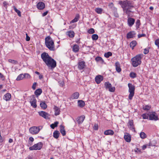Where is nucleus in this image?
<instances>
[{"mask_svg":"<svg viewBox=\"0 0 159 159\" xmlns=\"http://www.w3.org/2000/svg\"><path fill=\"white\" fill-rule=\"evenodd\" d=\"M109 90L110 92H114L115 90V88L114 87H111L109 89Z\"/></svg>","mask_w":159,"mask_h":159,"instance_id":"53","label":"nucleus"},{"mask_svg":"<svg viewBox=\"0 0 159 159\" xmlns=\"http://www.w3.org/2000/svg\"><path fill=\"white\" fill-rule=\"evenodd\" d=\"M124 139L126 142L129 143L131 141V136L129 134L127 133L125 135Z\"/></svg>","mask_w":159,"mask_h":159,"instance_id":"17","label":"nucleus"},{"mask_svg":"<svg viewBox=\"0 0 159 159\" xmlns=\"http://www.w3.org/2000/svg\"><path fill=\"white\" fill-rule=\"evenodd\" d=\"M48 13V11H46L45 12H44L43 14H42V16H46Z\"/></svg>","mask_w":159,"mask_h":159,"instance_id":"59","label":"nucleus"},{"mask_svg":"<svg viewBox=\"0 0 159 159\" xmlns=\"http://www.w3.org/2000/svg\"><path fill=\"white\" fill-rule=\"evenodd\" d=\"M94 30L93 29H90L88 31V32L90 34H93L94 33Z\"/></svg>","mask_w":159,"mask_h":159,"instance_id":"50","label":"nucleus"},{"mask_svg":"<svg viewBox=\"0 0 159 159\" xmlns=\"http://www.w3.org/2000/svg\"><path fill=\"white\" fill-rule=\"evenodd\" d=\"M115 65L116 71L118 73L120 72L121 71V70L120 67V66L119 63L118 61L116 62L115 64Z\"/></svg>","mask_w":159,"mask_h":159,"instance_id":"19","label":"nucleus"},{"mask_svg":"<svg viewBox=\"0 0 159 159\" xmlns=\"http://www.w3.org/2000/svg\"><path fill=\"white\" fill-rule=\"evenodd\" d=\"M137 29H138L139 28V26L140 25V21L139 20H137L135 23Z\"/></svg>","mask_w":159,"mask_h":159,"instance_id":"43","label":"nucleus"},{"mask_svg":"<svg viewBox=\"0 0 159 159\" xmlns=\"http://www.w3.org/2000/svg\"><path fill=\"white\" fill-rule=\"evenodd\" d=\"M41 57L49 68L53 69L56 66V61L50 57L48 53L45 52L42 53L41 55Z\"/></svg>","mask_w":159,"mask_h":159,"instance_id":"2","label":"nucleus"},{"mask_svg":"<svg viewBox=\"0 0 159 159\" xmlns=\"http://www.w3.org/2000/svg\"><path fill=\"white\" fill-rule=\"evenodd\" d=\"M58 83L60 86L61 87H63L64 85V80L62 79L58 81Z\"/></svg>","mask_w":159,"mask_h":159,"instance_id":"42","label":"nucleus"},{"mask_svg":"<svg viewBox=\"0 0 159 159\" xmlns=\"http://www.w3.org/2000/svg\"><path fill=\"white\" fill-rule=\"evenodd\" d=\"M146 36V35L144 34H139L138 35V37L139 38H140V37H145Z\"/></svg>","mask_w":159,"mask_h":159,"instance_id":"56","label":"nucleus"},{"mask_svg":"<svg viewBox=\"0 0 159 159\" xmlns=\"http://www.w3.org/2000/svg\"><path fill=\"white\" fill-rule=\"evenodd\" d=\"M94 129L95 130H97L98 129V125H95L94 126Z\"/></svg>","mask_w":159,"mask_h":159,"instance_id":"60","label":"nucleus"},{"mask_svg":"<svg viewBox=\"0 0 159 159\" xmlns=\"http://www.w3.org/2000/svg\"><path fill=\"white\" fill-rule=\"evenodd\" d=\"M98 38V35L97 34H93L92 35V38L93 40H97Z\"/></svg>","mask_w":159,"mask_h":159,"instance_id":"41","label":"nucleus"},{"mask_svg":"<svg viewBox=\"0 0 159 159\" xmlns=\"http://www.w3.org/2000/svg\"><path fill=\"white\" fill-rule=\"evenodd\" d=\"M54 114L57 116L60 114V109L58 107L55 106L54 107Z\"/></svg>","mask_w":159,"mask_h":159,"instance_id":"21","label":"nucleus"},{"mask_svg":"<svg viewBox=\"0 0 159 159\" xmlns=\"http://www.w3.org/2000/svg\"><path fill=\"white\" fill-rule=\"evenodd\" d=\"M137 42L135 41H132L130 43V47L132 48V49H134V47L136 45Z\"/></svg>","mask_w":159,"mask_h":159,"instance_id":"32","label":"nucleus"},{"mask_svg":"<svg viewBox=\"0 0 159 159\" xmlns=\"http://www.w3.org/2000/svg\"><path fill=\"white\" fill-rule=\"evenodd\" d=\"M149 115L148 114L144 113L141 116L143 117V118L144 119H148V117H149Z\"/></svg>","mask_w":159,"mask_h":159,"instance_id":"39","label":"nucleus"},{"mask_svg":"<svg viewBox=\"0 0 159 159\" xmlns=\"http://www.w3.org/2000/svg\"><path fill=\"white\" fill-rule=\"evenodd\" d=\"M40 130L39 127L33 126L30 128L29 131L32 134H38Z\"/></svg>","mask_w":159,"mask_h":159,"instance_id":"8","label":"nucleus"},{"mask_svg":"<svg viewBox=\"0 0 159 159\" xmlns=\"http://www.w3.org/2000/svg\"><path fill=\"white\" fill-rule=\"evenodd\" d=\"M136 33L134 31H130L127 34L126 37L127 39H130L135 37Z\"/></svg>","mask_w":159,"mask_h":159,"instance_id":"16","label":"nucleus"},{"mask_svg":"<svg viewBox=\"0 0 159 159\" xmlns=\"http://www.w3.org/2000/svg\"><path fill=\"white\" fill-rule=\"evenodd\" d=\"M11 94L9 93H7L4 95L3 99L6 101H9L11 98Z\"/></svg>","mask_w":159,"mask_h":159,"instance_id":"20","label":"nucleus"},{"mask_svg":"<svg viewBox=\"0 0 159 159\" xmlns=\"http://www.w3.org/2000/svg\"><path fill=\"white\" fill-rule=\"evenodd\" d=\"M60 133L58 131L56 130L54 131L53 133V137L56 139H57L59 137Z\"/></svg>","mask_w":159,"mask_h":159,"instance_id":"28","label":"nucleus"},{"mask_svg":"<svg viewBox=\"0 0 159 159\" xmlns=\"http://www.w3.org/2000/svg\"><path fill=\"white\" fill-rule=\"evenodd\" d=\"M26 41H28L30 40V38L29 36L28 35V34L26 33Z\"/></svg>","mask_w":159,"mask_h":159,"instance_id":"55","label":"nucleus"},{"mask_svg":"<svg viewBox=\"0 0 159 159\" xmlns=\"http://www.w3.org/2000/svg\"><path fill=\"white\" fill-rule=\"evenodd\" d=\"M105 86L106 89H109L111 87V85L109 82H107L105 83Z\"/></svg>","mask_w":159,"mask_h":159,"instance_id":"36","label":"nucleus"},{"mask_svg":"<svg viewBox=\"0 0 159 159\" xmlns=\"http://www.w3.org/2000/svg\"><path fill=\"white\" fill-rule=\"evenodd\" d=\"M8 4V3L6 1H4L3 2V5L4 7H7V5Z\"/></svg>","mask_w":159,"mask_h":159,"instance_id":"57","label":"nucleus"},{"mask_svg":"<svg viewBox=\"0 0 159 159\" xmlns=\"http://www.w3.org/2000/svg\"><path fill=\"white\" fill-rule=\"evenodd\" d=\"M155 43L156 46L159 47V39H157L155 41Z\"/></svg>","mask_w":159,"mask_h":159,"instance_id":"52","label":"nucleus"},{"mask_svg":"<svg viewBox=\"0 0 159 159\" xmlns=\"http://www.w3.org/2000/svg\"><path fill=\"white\" fill-rule=\"evenodd\" d=\"M103 9L100 8H97L95 9V11L98 14H101L102 13Z\"/></svg>","mask_w":159,"mask_h":159,"instance_id":"34","label":"nucleus"},{"mask_svg":"<svg viewBox=\"0 0 159 159\" xmlns=\"http://www.w3.org/2000/svg\"><path fill=\"white\" fill-rule=\"evenodd\" d=\"M128 87L129 89L128 91L129 93L128 98L129 100H131L134 95L135 89V86L132 84L129 83L128 84Z\"/></svg>","mask_w":159,"mask_h":159,"instance_id":"5","label":"nucleus"},{"mask_svg":"<svg viewBox=\"0 0 159 159\" xmlns=\"http://www.w3.org/2000/svg\"><path fill=\"white\" fill-rule=\"evenodd\" d=\"M112 55V53L111 52H108L104 54V56L106 58H108Z\"/></svg>","mask_w":159,"mask_h":159,"instance_id":"45","label":"nucleus"},{"mask_svg":"<svg viewBox=\"0 0 159 159\" xmlns=\"http://www.w3.org/2000/svg\"><path fill=\"white\" fill-rule=\"evenodd\" d=\"M119 4L121 5L123 8L124 13L126 14L128 16H130V13L133 12L132 10L134 7L131 2L128 0L120 1L119 2Z\"/></svg>","mask_w":159,"mask_h":159,"instance_id":"1","label":"nucleus"},{"mask_svg":"<svg viewBox=\"0 0 159 159\" xmlns=\"http://www.w3.org/2000/svg\"><path fill=\"white\" fill-rule=\"evenodd\" d=\"M43 78V76L42 75L39 74V78L41 80Z\"/></svg>","mask_w":159,"mask_h":159,"instance_id":"62","label":"nucleus"},{"mask_svg":"<svg viewBox=\"0 0 159 159\" xmlns=\"http://www.w3.org/2000/svg\"><path fill=\"white\" fill-rule=\"evenodd\" d=\"M79 14H77L76 15L75 17L72 20L70 23H74L77 22L79 19Z\"/></svg>","mask_w":159,"mask_h":159,"instance_id":"31","label":"nucleus"},{"mask_svg":"<svg viewBox=\"0 0 159 159\" xmlns=\"http://www.w3.org/2000/svg\"><path fill=\"white\" fill-rule=\"evenodd\" d=\"M60 131L63 136L65 135L66 131L64 129V127L62 125L60 126Z\"/></svg>","mask_w":159,"mask_h":159,"instance_id":"23","label":"nucleus"},{"mask_svg":"<svg viewBox=\"0 0 159 159\" xmlns=\"http://www.w3.org/2000/svg\"><path fill=\"white\" fill-rule=\"evenodd\" d=\"M24 78L26 79H30L31 77L30 75L28 73H25L24 74Z\"/></svg>","mask_w":159,"mask_h":159,"instance_id":"48","label":"nucleus"},{"mask_svg":"<svg viewBox=\"0 0 159 159\" xmlns=\"http://www.w3.org/2000/svg\"><path fill=\"white\" fill-rule=\"evenodd\" d=\"M141 55H142L140 54H138L131 58L132 64L133 67H136L141 64L142 63Z\"/></svg>","mask_w":159,"mask_h":159,"instance_id":"4","label":"nucleus"},{"mask_svg":"<svg viewBox=\"0 0 159 159\" xmlns=\"http://www.w3.org/2000/svg\"><path fill=\"white\" fill-rule=\"evenodd\" d=\"M140 136L142 139H144L147 137L146 134L143 132H141L140 134Z\"/></svg>","mask_w":159,"mask_h":159,"instance_id":"38","label":"nucleus"},{"mask_svg":"<svg viewBox=\"0 0 159 159\" xmlns=\"http://www.w3.org/2000/svg\"><path fill=\"white\" fill-rule=\"evenodd\" d=\"M4 77L3 75L0 72V78H2Z\"/></svg>","mask_w":159,"mask_h":159,"instance_id":"63","label":"nucleus"},{"mask_svg":"<svg viewBox=\"0 0 159 159\" xmlns=\"http://www.w3.org/2000/svg\"><path fill=\"white\" fill-rule=\"evenodd\" d=\"M45 43L47 47L50 50L54 51L55 50L54 43L50 37L48 36L45 38Z\"/></svg>","mask_w":159,"mask_h":159,"instance_id":"3","label":"nucleus"},{"mask_svg":"<svg viewBox=\"0 0 159 159\" xmlns=\"http://www.w3.org/2000/svg\"><path fill=\"white\" fill-rule=\"evenodd\" d=\"M149 120L156 121L159 120L158 116L157 115L155 112H152L149 115Z\"/></svg>","mask_w":159,"mask_h":159,"instance_id":"9","label":"nucleus"},{"mask_svg":"<svg viewBox=\"0 0 159 159\" xmlns=\"http://www.w3.org/2000/svg\"><path fill=\"white\" fill-rule=\"evenodd\" d=\"M13 140L11 139H10L9 140V143H11L13 142Z\"/></svg>","mask_w":159,"mask_h":159,"instance_id":"64","label":"nucleus"},{"mask_svg":"<svg viewBox=\"0 0 159 159\" xmlns=\"http://www.w3.org/2000/svg\"><path fill=\"white\" fill-rule=\"evenodd\" d=\"M85 118V117L84 115L78 117L76 119V121L78 124H81L84 120Z\"/></svg>","mask_w":159,"mask_h":159,"instance_id":"14","label":"nucleus"},{"mask_svg":"<svg viewBox=\"0 0 159 159\" xmlns=\"http://www.w3.org/2000/svg\"><path fill=\"white\" fill-rule=\"evenodd\" d=\"M114 134L113 131L110 129L106 130L104 132V134L105 135H113Z\"/></svg>","mask_w":159,"mask_h":159,"instance_id":"22","label":"nucleus"},{"mask_svg":"<svg viewBox=\"0 0 159 159\" xmlns=\"http://www.w3.org/2000/svg\"><path fill=\"white\" fill-rule=\"evenodd\" d=\"M148 145H144L142 146V149L143 150H145L147 148Z\"/></svg>","mask_w":159,"mask_h":159,"instance_id":"58","label":"nucleus"},{"mask_svg":"<svg viewBox=\"0 0 159 159\" xmlns=\"http://www.w3.org/2000/svg\"><path fill=\"white\" fill-rule=\"evenodd\" d=\"M73 51L75 52H78L79 50V47L78 45L77 44H75L72 48Z\"/></svg>","mask_w":159,"mask_h":159,"instance_id":"24","label":"nucleus"},{"mask_svg":"<svg viewBox=\"0 0 159 159\" xmlns=\"http://www.w3.org/2000/svg\"><path fill=\"white\" fill-rule=\"evenodd\" d=\"M38 113L40 116L43 118L46 119H48L49 115L47 112L43 111H41L39 112Z\"/></svg>","mask_w":159,"mask_h":159,"instance_id":"11","label":"nucleus"},{"mask_svg":"<svg viewBox=\"0 0 159 159\" xmlns=\"http://www.w3.org/2000/svg\"><path fill=\"white\" fill-rule=\"evenodd\" d=\"M30 102L31 105L34 108L37 107L36 102L37 100L34 95H31L30 97Z\"/></svg>","mask_w":159,"mask_h":159,"instance_id":"7","label":"nucleus"},{"mask_svg":"<svg viewBox=\"0 0 159 159\" xmlns=\"http://www.w3.org/2000/svg\"><path fill=\"white\" fill-rule=\"evenodd\" d=\"M40 105L41 107L43 109H46L47 107L46 104L43 102L41 101Z\"/></svg>","mask_w":159,"mask_h":159,"instance_id":"30","label":"nucleus"},{"mask_svg":"<svg viewBox=\"0 0 159 159\" xmlns=\"http://www.w3.org/2000/svg\"><path fill=\"white\" fill-rule=\"evenodd\" d=\"M13 9H14V11H15V12L17 13L18 15L19 16H20L21 15V12H20V11L18 10L15 6H14L13 7Z\"/></svg>","mask_w":159,"mask_h":159,"instance_id":"40","label":"nucleus"},{"mask_svg":"<svg viewBox=\"0 0 159 159\" xmlns=\"http://www.w3.org/2000/svg\"><path fill=\"white\" fill-rule=\"evenodd\" d=\"M58 124V121L55 122L54 123L50 125V127L52 129H54L55 127L57 126Z\"/></svg>","mask_w":159,"mask_h":159,"instance_id":"37","label":"nucleus"},{"mask_svg":"<svg viewBox=\"0 0 159 159\" xmlns=\"http://www.w3.org/2000/svg\"><path fill=\"white\" fill-rule=\"evenodd\" d=\"M85 105L84 102L82 100H78V105L81 107H84Z\"/></svg>","mask_w":159,"mask_h":159,"instance_id":"26","label":"nucleus"},{"mask_svg":"<svg viewBox=\"0 0 159 159\" xmlns=\"http://www.w3.org/2000/svg\"><path fill=\"white\" fill-rule=\"evenodd\" d=\"M151 107L149 105H145L143 107V109L145 111H148L151 108Z\"/></svg>","mask_w":159,"mask_h":159,"instance_id":"46","label":"nucleus"},{"mask_svg":"<svg viewBox=\"0 0 159 159\" xmlns=\"http://www.w3.org/2000/svg\"><path fill=\"white\" fill-rule=\"evenodd\" d=\"M128 126L131 130H132L133 131L135 130L133 121V120H131L129 121L128 122Z\"/></svg>","mask_w":159,"mask_h":159,"instance_id":"18","label":"nucleus"},{"mask_svg":"<svg viewBox=\"0 0 159 159\" xmlns=\"http://www.w3.org/2000/svg\"><path fill=\"white\" fill-rule=\"evenodd\" d=\"M129 76L132 78H134L136 77V74L134 72H131L129 74Z\"/></svg>","mask_w":159,"mask_h":159,"instance_id":"47","label":"nucleus"},{"mask_svg":"<svg viewBox=\"0 0 159 159\" xmlns=\"http://www.w3.org/2000/svg\"><path fill=\"white\" fill-rule=\"evenodd\" d=\"M86 65L85 61H79L78 64V68L80 70H83L86 67Z\"/></svg>","mask_w":159,"mask_h":159,"instance_id":"10","label":"nucleus"},{"mask_svg":"<svg viewBox=\"0 0 159 159\" xmlns=\"http://www.w3.org/2000/svg\"><path fill=\"white\" fill-rule=\"evenodd\" d=\"M37 84V83L36 82H34L33 84V85L32 86V88L34 90L35 89Z\"/></svg>","mask_w":159,"mask_h":159,"instance_id":"54","label":"nucleus"},{"mask_svg":"<svg viewBox=\"0 0 159 159\" xmlns=\"http://www.w3.org/2000/svg\"><path fill=\"white\" fill-rule=\"evenodd\" d=\"M95 81L97 84L100 83L103 80V77L101 75L97 76L95 78Z\"/></svg>","mask_w":159,"mask_h":159,"instance_id":"15","label":"nucleus"},{"mask_svg":"<svg viewBox=\"0 0 159 159\" xmlns=\"http://www.w3.org/2000/svg\"><path fill=\"white\" fill-rule=\"evenodd\" d=\"M67 34L70 37L73 38L74 36V32L72 31H70L67 33Z\"/></svg>","mask_w":159,"mask_h":159,"instance_id":"29","label":"nucleus"},{"mask_svg":"<svg viewBox=\"0 0 159 159\" xmlns=\"http://www.w3.org/2000/svg\"><path fill=\"white\" fill-rule=\"evenodd\" d=\"M135 20L131 17H128L127 20L128 25L129 27H131L134 24L135 22Z\"/></svg>","mask_w":159,"mask_h":159,"instance_id":"12","label":"nucleus"},{"mask_svg":"<svg viewBox=\"0 0 159 159\" xmlns=\"http://www.w3.org/2000/svg\"><path fill=\"white\" fill-rule=\"evenodd\" d=\"M8 62L14 64H16L17 63V62L16 61L11 59H9Z\"/></svg>","mask_w":159,"mask_h":159,"instance_id":"49","label":"nucleus"},{"mask_svg":"<svg viewBox=\"0 0 159 159\" xmlns=\"http://www.w3.org/2000/svg\"><path fill=\"white\" fill-rule=\"evenodd\" d=\"M43 144L41 142H39L34 144L33 146L29 147V149L31 151L34 150H40L42 148Z\"/></svg>","mask_w":159,"mask_h":159,"instance_id":"6","label":"nucleus"},{"mask_svg":"<svg viewBox=\"0 0 159 159\" xmlns=\"http://www.w3.org/2000/svg\"><path fill=\"white\" fill-rule=\"evenodd\" d=\"M37 7L39 10H43L45 7V4L42 2H39L37 4Z\"/></svg>","mask_w":159,"mask_h":159,"instance_id":"13","label":"nucleus"},{"mask_svg":"<svg viewBox=\"0 0 159 159\" xmlns=\"http://www.w3.org/2000/svg\"><path fill=\"white\" fill-rule=\"evenodd\" d=\"M149 52V49L148 48H146L144 49L143 53L145 54H148Z\"/></svg>","mask_w":159,"mask_h":159,"instance_id":"51","label":"nucleus"},{"mask_svg":"<svg viewBox=\"0 0 159 159\" xmlns=\"http://www.w3.org/2000/svg\"><path fill=\"white\" fill-rule=\"evenodd\" d=\"M79 96V93L77 92L74 93L72 95L71 98L72 99H77Z\"/></svg>","mask_w":159,"mask_h":159,"instance_id":"25","label":"nucleus"},{"mask_svg":"<svg viewBox=\"0 0 159 159\" xmlns=\"http://www.w3.org/2000/svg\"><path fill=\"white\" fill-rule=\"evenodd\" d=\"M95 60L97 61H100L102 63L103 62V60L102 59V58L100 57H96Z\"/></svg>","mask_w":159,"mask_h":159,"instance_id":"44","label":"nucleus"},{"mask_svg":"<svg viewBox=\"0 0 159 159\" xmlns=\"http://www.w3.org/2000/svg\"><path fill=\"white\" fill-rule=\"evenodd\" d=\"M42 93V90L41 89H36L35 92V94L37 96H39Z\"/></svg>","mask_w":159,"mask_h":159,"instance_id":"27","label":"nucleus"},{"mask_svg":"<svg viewBox=\"0 0 159 159\" xmlns=\"http://www.w3.org/2000/svg\"><path fill=\"white\" fill-rule=\"evenodd\" d=\"M29 139V140L31 142H33L34 141V139L32 137H30Z\"/></svg>","mask_w":159,"mask_h":159,"instance_id":"61","label":"nucleus"},{"mask_svg":"<svg viewBox=\"0 0 159 159\" xmlns=\"http://www.w3.org/2000/svg\"><path fill=\"white\" fill-rule=\"evenodd\" d=\"M113 12L114 16L116 17H119V15L117 12V10L116 8H114L113 10Z\"/></svg>","mask_w":159,"mask_h":159,"instance_id":"35","label":"nucleus"},{"mask_svg":"<svg viewBox=\"0 0 159 159\" xmlns=\"http://www.w3.org/2000/svg\"><path fill=\"white\" fill-rule=\"evenodd\" d=\"M24 78V74H20L16 79V80L19 81L22 80Z\"/></svg>","mask_w":159,"mask_h":159,"instance_id":"33","label":"nucleus"}]
</instances>
